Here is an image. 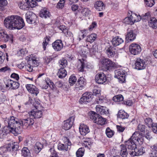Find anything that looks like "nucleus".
Here are the masks:
<instances>
[{
    "instance_id": "obj_26",
    "label": "nucleus",
    "mask_w": 157,
    "mask_h": 157,
    "mask_svg": "<svg viewBox=\"0 0 157 157\" xmlns=\"http://www.w3.org/2000/svg\"><path fill=\"white\" fill-rule=\"evenodd\" d=\"M29 116L30 117L33 118H40L42 116V112L41 111H34L32 110L29 113Z\"/></svg>"
},
{
    "instance_id": "obj_29",
    "label": "nucleus",
    "mask_w": 157,
    "mask_h": 157,
    "mask_svg": "<svg viewBox=\"0 0 157 157\" xmlns=\"http://www.w3.org/2000/svg\"><path fill=\"white\" fill-rule=\"evenodd\" d=\"M131 15L129 17H125L123 20V22L126 24L132 25L136 22V20L134 19L133 16Z\"/></svg>"
},
{
    "instance_id": "obj_7",
    "label": "nucleus",
    "mask_w": 157,
    "mask_h": 157,
    "mask_svg": "<svg viewBox=\"0 0 157 157\" xmlns=\"http://www.w3.org/2000/svg\"><path fill=\"white\" fill-rule=\"evenodd\" d=\"M63 140L64 142V144L59 143L58 146V148L59 150L65 151H67L69 148V146L71 145V143L67 137H63Z\"/></svg>"
},
{
    "instance_id": "obj_46",
    "label": "nucleus",
    "mask_w": 157,
    "mask_h": 157,
    "mask_svg": "<svg viewBox=\"0 0 157 157\" xmlns=\"http://www.w3.org/2000/svg\"><path fill=\"white\" fill-rule=\"evenodd\" d=\"M105 133L108 137L111 138L114 135V132L113 131L111 130L109 128L107 127Z\"/></svg>"
},
{
    "instance_id": "obj_14",
    "label": "nucleus",
    "mask_w": 157,
    "mask_h": 157,
    "mask_svg": "<svg viewBox=\"0 0 157 157\" xmlns=\"http://www.w3.org/2000/svg\"><path fill=\"white\" fill-rule=\"evenodd\" d=\"M96 82L98 84H106V76L103 72L98 73L95 76Z\"/></svg>"
},
{
    "instance_id": "obj_27",
    "label": "nucleus",
    "mask_w": 157,
    "mask_h": 157,
    "mask_svg": "<svg viewBox=\"0 0 157 157\" xmlns=\"http://www.w3.org/2000/svg\"><path fill=\"white\" fill-rule=\"evenodd\" d=\"M79 132L81 135H86L90 132L89 127L84 124H81L79 127Z\"/></svg>"
},
{
    "instance_id": "obj_30",
    "label": "nucleus",
    "mask_w": 157,
    "mask_h": 157,
    "mask_svg": "<svg viewBox=\"0 0 157 157\" xmlns=\"http://www.w3.org/2000/svg\"><path fill=\"white\" fill-rule=\"evenodd\" d=\"M57 75L59 78H64L67 75V72L66 70L64 68H60L59 70V71L57 73Z\"/></svg>"
},
{
    "instance_id": "obj_8",
    "label": "nucleus",
    "mask_w": 157,
    "mask_h": 157,
    "mask_svg": "<svg viewBox=\"0 0 157 157\" xmlns=\"http://www.w3.org/2000/svg\"><path fill=\"white\" fill-rule=\"evenodd\" d=\"M93 97V94L91 92H86L82 95L79 100V102L81 104H86L91 101Z\"/></svg>"
},
{
    "instance_id": "obj_43",
    "label": "nucleus",
    "mask_w": 157,
    "mask_h": 157,
    "mask_svg": "<svg viewBox=\"0 0 157 157\" xmlns=\"http://www.w3.org/2000/svg\"><path fill=\"white\" fill-rule=\"evenodd\" d=\"M123 96L121 94L114 96L113 98V100L115 102H123L124 100Z\"/></svg>"
},
{
    "instance_id": "obj_48",
    "label": "nucleus",
    "mask_w": 157,
    "mask_h": 157,
    "mask_svg": "<svg viewBox=\"0 0 157 157\" xmlns=\"http://www.w3.org/2000/svg\"><path fill=\"white\" fill-rule=\"evenodd\" d=\"M36 0H25V2H27L28 3L29 7L33 8L37 5Z\"/></svg>"
},
{
    "instance_id": "obj_59",
    "label": "nucleus",
    "mask_w": 157,
    "mask_h": 157,
    "mask_svg": "<svg viewBox=\"0 0 157 157\" xmlns=\"http://www.w3.org/2000/svg\"><path fill=\"white\" fill-rule=\"evenodd\" d=\"M137 128L139 131L143 132L145 131V126L144 125L139 124L138 125Z\"/></svg>"
},
{
    "instance_id": "obj_51",
    "label": "nucleus",
    "mask_w": 157,
    "mask_h": 157,
    "mask_svg": "<svg viewBox=\"0 0 157 157\" xmlns=\"http://www.w3.org/2000/svg\"><path fill=\"white\" fill-rule=\"evenodd\" d=\"M7 0H0V10H3L5 9V7L7 4Z\"/></svg>"
},
{
    "instance_id": "obj_64",
    "label": "nucleus",
    "mask_w": 157,
    "mask_h": 157,
    "mask_svg": "<svg viewBox=\"0 0 157 157\" xmlns=\"http://www.w3.org/2000/svg\"><path fill=\"white\" fill-rule=\"evenodd\" d=\"M30 64L26 65L25 66V68L28 71L31 72L33 71V67Z\"/></svg>"
},
{
    "instance_id": "obj_17",
    "label": "nucleus",
    "mask_w": 157,
    "mask_h": 157,
    "mask_svg": "<svg viewBox=\"0 0 157 157\" xmlns=\"http://www.w3.org/2000/svg\"><path fill=\"white\" fill-rule=\"evenodd\" d=\"M75 117H71L68 119L64 121L62 126L63 129L66 130L70 129L72 126L74 121Z\"/></svg>"
},
{
    "instance_id": "obj_4",
    "label": "nucleus",
    "mask_w": 157,
    "mask_h": 157,
    "mask_svg": "<svg viewBox=\"0 0 157 157\" xmlns=\"http://www.w3.org/2000/svg\"><path fill=\"white\" fill-rule=\"evenodd\" d=\"M90 118L94 122L98 124L103 125L106 123V119L94 112H92Z\"/></svg>"
},
{
    "instance_id": "obj_24",
    "label": "nucleus",
    "mask_w": 157,
    "mask_h": 157,
    "mask_svg": "<svg viewBox=\"0 0 157 157\" xmlns=\"http://www.w3.org/2000/svg\"><path fill=\"white\" fill-rule=\"evenodd\" d=\"M106 53L109 58L113 57L116 54V48L109 45L106 48Z\"/></svg>"
},
{
    "instance_id": "obj_25",
    "label": "nucleus",
    "mask_w": 157,
    "mask_h": 157,
    "mask_svg": "<svg viewBox=\"0 0 157 157\" xmlns=\"http://www.w3.org/2000/svg\"><path fill=\"white\" fill-rule=\"evenodd\" d=\"M125 146L128 149L133 150L136 147L135 142L131 139V137L128 140L125 141Z\"/></svg>"
},
{
    "instance_id": "obj_35",
    "label": "nucleus",
    "mask_w": 157,
    "mask_h": 157,
    "mask_svg": "<svg viewBox=\"0 0 157 157\" xmlns=\"http://www.w3.org/2000/svg\"><path fill=\"white\" fill-rule=\"evenodd\" d=\"M97 37V35L95 33H92L87 36L86 41L92 43L94 42Z\"/></svg>"
},
{
    "instance_id": "obj_36",
    "label": "nucleus",
    "mask_w": 157,
    "mask_h": 157,
    "mask_svg": "<svg viewBox=\"0 0 157 157\" xmlns=\"http://www.w3.org/2000/svg\"><path fill=\"white\" fill-rule=\"evenodd\" d=\"M22 155L24 157H30L31 156L29 150L27 147H24L21 150Z\"/></svg>"
},
{
    "instance_id": "obj_15",
    "label": "nucleus",
    "mask_w": 157,
    "mask_h": 157,
    "mask_svg": "<svg viewBox=\"0 0 157 157\" xmlns=\"http://www.w3.org/2000/svg\"><path fill=\"white\" fill-rule=\"evenodd\" d=\"M6 87L11 90H16L18 88L20 84L17 82L13 81L10 79L6 80L5 82Z\"/></svg>"
},
{
    "instance_id": "obj_22",
    "label": "nucleus",
    "mask_w": 157,
    "mask_h": 157,
    "mask_svg": "<svg viewBox=\"0 0 157 157\" xmlns=\"http://www.w3.org/2000/svg\"><path fill=\"white\" fill-rule=\"evenodd\" d=\"M96 111L97 112L101 115H107L109 113V110L106 107L98 105L96 106Z\"/></svg>"
},
{
    "instance_id": "obj_16",
    "label": "nucleus",
    "mask_w": 157,
    "mask_h": 157,
    "mask_svg": "<svg viewBox=\"0 0 157 157\" xmlns=\"http://www.w3.org/2000/svg\"><path fill=\"white\" fill-rule=\"evenodd\" d=\"M20 123L24 128L30 127L34 124V121L32 117H30L25 119L19 120Z\"/></svg>"
},
{
    "instance_id": "obj_47",
    "label": "nucleus",
    "mask_w": 157,
    "mask_h": 157,
    "mask_svg": "<svg viewBox=\"0 0 157 157\" xmlns=\"http://www.w3.org/2000/svg\"><path fill=\"white\" fill-rule=\"evenodd\" d=\"M44 40L42 43V46L44 50L46 49V46L48 44L49 41L50 40V37L49 36H47L44 38Z\"/></svg>"
},
{
    "instance_id": "obj_41",
    "label": "nucleus",
    "mask_w": 157,
    "mask_h": 157,
    "mask_svg": "<svg viewBox=\"0 0 157 157\" xmlns=\"http://www.w3.org/2000/svg\"><path fill=\"white\" fill-rule=\"evenodd\" d=\"M20 8L24 10H28L29 8V5L27 2H21L18 5Z\"/></svg>"
},
{
    "instance_id": "obj_31",
    "label": "nucleus",
    "mask_w": 157,
    "mask_h": 157,
    "mask_svg": "<svg viewBox=\"0 0 157 157\" xmlns=\"http://www.w3.org/2000/svg\"><path fill=\"white\" fill-rule=\"evenodd\" d=\"M148 23V25L151 28L153 29H156L157 28V20L155 18H152Z\"/></svg>"
},
{
    "instance_id": "obj_44",
    "label": "nucleus",
    "mask_w": 157,
    "mask_h": 157,
    "mask_svg": "<svg viewBox=\"0 0 157 157\" xmlns=\"http://www.w3.org/2000/svg\"><path fill=\"white\" fill-rule=\"evenodd\" d=\"M82 13L83 16L85 17H88L91 14V11L89 9L84 8L82 9Z\"/></svg>"
},
{
    "instance_id": "obj_32",
    "label": "nucleus",
    "mask_w": 157,
    "mask_h": 157,
    "mask_svg": "<svg viewBox=\"0 0 157 157\" xmlns=\"http://www.w3.org/2000/svg\"><path fill=\"white\" fill-rule=\"evenodd\" d=\"M121 149L120 151V155L122 157H126L128 155V153L126 146L124 144H121Z\"/></svg>"
},
{
    "instance_id": "obj_20",
    "label": "nucleus",
    "mask_w": 157,
    "mask_h": 157,
    "mask_svg": "<svg viewBox=\"0 0 157 157\" xmlns=\"http://www.w3.org/2000/svg\"><path fill=\"white\" fill-rule=\"evenodd\" d=\"M25 87L29 92L33 96H36L39 93V89L33 85L28 84L26 85Z\"/></svg>"
},
{
    "instance_id": "obj_23",
    "label": "nucleus",
    "mask_w": 157,
    "mask_h": 157,
    "mask_svg": "<svg viewBox=\"0 0 157 157\" xmlns=\"http://www.w3.org/2000/svg\"><path fill=\"white\" fill-rule=\"evenodd\" d=\"M94 7L96 10L99 11L105 10V6L102 1H98L94 3Z\"/></svg>"
},
{
    "instance_id": "obj_19",
    "label": "nucleus",
    "mask_w": 157,
    "mask_h": 157,
    "mask_svg": "<svg viewBox=\"0 0 157 157\" xmlns=\"http://www.w3.org/2000/svg\"><path fill=\"white\" fill-rule=\"evenodd\" d=\"M52 46L55 51L59 52L62 49L63 45L62 40H57L52 43Z\"/></svg>"
},
{
    "instance_id": "obj_40",
    "label": "nucleus",
    "mask_w": 157,
    "mask_h": 157,
    "mask_svg": "<svg viewBox=\"0 0 157 157\" xmlns=\"http://www.w3.org/2000/svg\"><path fill=\"white\" fill-rule=\"evenodd\" d=\"M151 18L150 12H147L142 15V20L144 22L149 21Z\"/></svg>"
},
{
    "instance_id": "obj_12",
    "label": "nucleus",
    "mask_w": 157,
    "mask_h": 157,
    "mask_svg": "<svg viewBox=\"0 0 157 157\" xmlns=\"http://www.w3.org/2000/svg\"><path fill=\"white\" fill-rule=\"evenodd\" d=\"M25 18L27 22L30 24H34L37 19L36 15L32 11H28L25 14Z\"/></svg>"
},
{
    "instance_id": "obj_2",
    "label": "nucleus",
    "mask_w": 157,
    "mask_h": 157,
    "mask_svg": "<svg viewBox=\"0 0 157 157\" xmlns=\"http://www.w3.org/2000/svg\"><path fill=\"white\" fill-rule=\"evenodd\" d=\"M8 125L6 127L11 132L14 134H20L22 132V124L20 123L19 120L13 116L10 117L7 121Z\"/></svg>"
},
{
    "instance_id": "obj_57",
    "label": "nucleus",
    "mask_w": 157,
    "mask_h": 157,
    "mask_svg": "<svg viewBox=\"0 0 157 157\" xmlns=\"http://www.w3.org/2000/svg\"><path fill=\"white\" fill-rule=\"evenodd\" d=\"M5 59V54L2 52L0 51V64H2Z\"/></svg>"
},
{
    "instance_id": "obj_61",
    "label": "nucleus",
    "mask_w": 157,
    "mask_h": 157,
    "mask_svg": "<svg viewBox=\"0 0 157 157\" xmlns=\"http://www.w3.org/2000/svg\"><path fill=\"white\" fill-rule=\"evenodd\" d=\"M6 98L5 94H1L0 95V102L2 103L6 100Z\"/></svg>"
},
{
    "instance_id": "obj_3",
    "label": "nucleus",
    "mask_w": 157,
    "mask_h": 157,
    "mask_svg": "<svg viewBox=\"0 0 157 157\" xmlns=\"http://www.w3.org/2000/svg\"><path fill=\"white\" fill-rule=\"evenodd\" d=\"M101 62L102 68L103 71H110L115 67V63L108 58H104L102 59Z\"/></svg>"
},
{
    "instance_id": "obj_37",
    "label": "nucleus",
    "mask_w": 157,
    "mask_h": 157,
    "mask_svg": "<svg viewBox=\"0 0 157 157\" xmlns=\"http://www.w3.org/2000/svg\"><path fill=\"white\" fill-rule=\"evenodd\" d=\"M43 147V145L39 142L36 143L34 147V150L36 153H38L40 151Z\"/></svg>"
},
{
    "instance_id": "obj_60",
    "label": "nucleus",
    "mask_w": 157,
    "mask_h": 157,
    "mask_svg": "<svg viewBox=\"0 0 157 157\" xmlns=\"http://www.w3.org/2000/svg\"><path fill=\"white\" fill-rule=\"evenodd\" d=\"M97 26V23L95 21H93L92 22L91 25L89 27V30L90 31L92 30L93 29Z\"/></svg>"
},
{
    "instance_id": "obj_38",
    "label": "nucleus",
    "mask_w": 157,
    "mask_h": 157,
    "mask_svg": "<svg viewBox=\"0 0 157 157\" xmlns=\"http://www.w3.org/2000/svg\"><path fill=\"white\" fill-rule=\"evenodd\" d=\"M59 65L60 68H65L67 65V62L66 59L63 58L59 61Z\"/></svg>"
},
{
    "instance_id": "obj_58",
    "label": "nucleus",
    "mask_w": 157,
    "mask_h": 157,
    "mask_svg": "<svg viewBox=\"0 0 157 157\" xmlns=\"http://www.w3.org/2000/svg\"><path fill=\"white\" fill-rule=\"evenodd\" d=\"M40 104V101L39 99H35V102H33V105L35 107L36 109H37L38 107V106Z\"/></svg>"
},
{
    "instance_id": "obj_63",
    "label": "nucleus",
    "mask_w": 157,
    "mask_h": 157,
    "mask_svg": "<svg viewBox=\"0 0 157 157\" xmlns=\"http://www.w3.org/2000/svg\"><path fill=\"white\" fill-rule=\"evenodd\" d=\"M96 49L94 47H92L90 48H89V52L90 55L91 56L94 55L96 52Z\"/></svg>"
},
{
    "instance_id": "obj_42",
    "label": "nucleus",
    "mask_w": 157,
    "mask_h": 157,
    "mask_svg": "<svg viewBox=\"0 0 157 157\" xmlns=\"http://www.w3.org/2000/svg\"><path fill=\"white\" fill-rule=\"evenodd\" d=\"M77 78L75 75H71L69 79V82L70 85L72 86L76 82Z\"/></svg>"
},
{
    "instance_id": "obj_52",
    "label": "nucleus",
    "mask_w": 157,
    "mask_h": 157,
    "mask_svg": "<svg viewBox=\"0 0 157 157\" xmlns=\"http://www.w3.org/2000/svg\"><path fill=\"white\" fill-rule=\"evenodd\" d=\"M65 0H60L57 5V8L59 9H62L64 6Z\"/></svg>"
},
{
    "instance_id": "obj_53",
    "label": "nucleus",
    "mask_w": 157,
    "mask_h": 157,
    "mask_svg": "<svg viewBox=\"0 0 157 157\" xmlns=\"http://www.w3.org/2000/svg\"><path fill=\"white\" fill-rule=\"evenodd\" d=\"M144 148L141 147L140 149H138L136 147L135 148L136 151L137 155H141L143 154L145 152Z\"/></svg>"
},
{
    "instance_id": "obj_56",
    "label": "nucleus",
    "mask_w": 157,
    "mask_h": 157,
    "mask_svg": "<svg viewBox=\"0 0 157 157\" xmlns=\"http://www.w3.org/2000/svg\"><path fill=\"white\" fill-rule=\"evenodd\" d=\"M151 128L152 131L154 133L157 134V123H154Z\"/></svg>"
},
{
    "instance_id": "obj_13",
    "label": "nucleus",
    "mask_w": 157,
    "mask_h": 157,
    "mask_svg": "<svg viewBox=\"0 0 157 157\" xmlns=\"http://www.w3.org/2000/svg\"><path fill=\"white\" fill-rule=\"evenodd\" d=\"M129 51L133 55L139 54L141 51L140 46L138 44L132 43L129 47Z\"/></svg>"
},
{
    "instance_id": "obj_1",
    "label": "nucleus",
    "mask_w": 157,
    "mask_h": 157,
    "mask_svg": "<svg viewBox=\"0 0 157 157\" xmlns=\"http://www.w3.org/2000/svg\"><path fill=\"white\" fill-rule=\"evenodd\" d=\"M5 27L10 30L20 29L25 26V23L22 18L18 16H9L4 21Z\"/></svg>"
},
{
    "instance_id": "obj_54",
    "label": "nucleus",
    "mask_w": 157,
    "mask_h": 157,
    "mask_svg": "<svg viewBox=\"0 0 157 157\" xmlns=\"http://www.w3.org/2000/svg\"><path fill=\"white\" fill-rule=\"evenodd\" d=\"M80 52V53H81V54L83 55V56H85L89 53V48L88 47H84L81 49Z\"/></svg>"
},
{
    "instance_id": "obj_21",
    "label": "nucleus",
    "mask_w": 157,
    "mask_h": 157,
    "mask_svg": "<svg viewBox=\"0 0 157 157\" xmlns=\"http://www.w3.org/2000/svg\"><path fill=\"white\" fill-rule=\"evenodd\" d=\"M136 133L138 134V132H135L131 136V139H132L135 142V144H138L140 145L142 144L144 141L143 136L139 135L138 137L137 136H136Z\"/></svg>"
},
{
    "instance_id": "obj_5",
    "label": "nucleus",
    "mask_w": 157,
    "mask_h": 157,
    "mask_svg": "<svg viewBox=\"0 0 157 157\" xmlns=\"http://www.w3.org/2000/svg\"><path fill=\"white\" fill-rule=\"evenodd\" d=\"M19 145L17 143L14 142L10 143L8 144L5 147H1L0 150L3 153L7 151L13 152L18 150Z\"/></svg>"
},
{
    "instance_id": "obj_49",
    "label": "nucleus",
    "mask_w": 157,
    "mask_h": 157,
    "mask_svg": "<svg viewBox=\"0 0 157 157\" xmlns=\"http://www.w3.org/2000/svg\"><path fill=\"white\" fill-rule=\"evenodd\" d=\"M146 7H151L155 4V0H144Z\"/></svg>"
},
{
    "instance_id": "obj_28",
    "label": "nucleus",
    "mask_w": 157,
    "mask_h": 157,
    "mask_svg": "<svg viewBox=\"0 0 157 157\" xmlns=\"http://www.w3.org/2000/svg\"><path fill=\"white\" fill-rule=\"evenodd\" d=\"M123 40L118 36H116L114 37L112 41L113 45L115 46L119 45L123 43Z\"/></svg>"
},
{
    "instance_id": "obj_9",
    "label": "nucleus",
    "mask_w": 157,
    "mask_h": 157,
    "mask_svg": "<svg viewBox=\"0 0 157 157\" xmlns=\"http://www.w3.org/2000/svg\"><path fill=\"white\" fill-rule=\"evenodd\" d=\"M147 61L145 59L138 58L135 63V68L138 70H142L144 69L147 63Z\"/></svg>"
},
{
    "instance_id": "obj_33",
    "label": "nucleus",
    "mask_w": 157,
    "mask_h": 157,
    "mask_svg": "<svg viewBox=\"0 0 157 157\" xmlns=\"http://www.w3.org/2000/svg\"><path fill=\"white\" fill-rule=\"evenodd\" d=\"M156 147V144L151 147V152L149 153L150 157H157V149Z\"/></svg>"
},
{
    "instance_id": "obj_6",
    "label": "nucleus",
    "mask_w": 157,
    "mask_h": 157,
    "mask_svg": "<svg viewBox=\"0 0 157 157\" xmlns=\"http://www.w3.org/2000/svg\"><path fill=\"white\" fill-rule=\"evenodd\" d=\"M13 36L12 34H7L5 30L0 28V41L4 43L9 41L13 43Z\"/></svg>"
},
{
    "instance_id": "obj_55",
    "label": "nucleus",
    "mask_w": 157,
    "mask_h": 157,
    "mask_svg": "<svg viewBox=\"0 0 157 157\" xmlns=\"http://www.w3.org/2000/svg\"><path fill=\"white\" fill-rule=\"evenodd\" d=\"M151 132L146 131V133L143 134V137H145L146 139L148 140H150L152 138V137L151 135Z\"/></svg>"
},
{
    "instance_id": "obj_10",
    "label": "nucleus",
    "mask_w": 157,
    "mask_h": 157,
    "mask_svg": "<svg viewBox=\"0 0 157 157\" xmlns=\"http://www.w3.org/2000/svg\"><path fill=\"white\" fill-rule=\"evenodd\" d=\"M126 72L124 70H120L116 71L115 72V77L117 78L120 82L123 83L125 81Z\"/></svg>"
},
{
    "instance_id": "obj_18",
    "label": "nucleus",
    "mask_w": 157,
    "mask_h": 157,
    "mask_svg": "<svg viewBox=\"0 0 157 157\" xmlns=\"http://www.w3.org/2000/svg\"><path fill=\"white\" fill-rule=\"evenodd\" d=\"M127 34L125 35L126 42L128 43L134 40L136 38V34L135 31L133 30H127Z\"/></svg>"
},
{
    "instance_id": "obj_45",
    "label": "nucleus",
    "mask_w": 157,
    "mask_h": 157,
    "mask_svg": "<svg viewBox=\"0 0 157 157\" xmlns=\"http://www.w3.org/2000/svg\"><path fill=\"white\" fill-rule=\"evenodd\" d=\"M85 149L83 147L79 148L76 151V154L77 157H82L84 153Z\"/></svg>"
},
{
    "instance_id": "obj_11",
    "label": "nucleus",
    "mask_w": 157,
    "mask_h": 157,
    "mask_svg": "<svg viewBox=\"0 0 157 157\" xmlns=\"http://www.w3.org/2000/svg\"><path fill=\"white\" fill-rule=\"evenodd\" d=\"M86 81L83 77H79L75 84V90H82L86 86Z\"/></svg>"
},
{
    "instance_id": "obj_39",
    "label": "nucleus",
    "mask_w": 157,
    "mask_h": 157,
    "mask_svg": "<svg viewBox=\"0 0 157 157\" xmlns=\"http://www.w3.org/2000/svg\"><path fill=\"white\" fill-rule=\"evenodd\" d=\"M50 15V14L49 11L45 9L42 10L40 13V16L41 17L45 18L49 17Z\"/></svg>"
},
{
    "instance_id": "obj_34",
    "label": "nucleus",
    "mask_w": 157,
    "mask_h": 157,
    "mask_svg": "<svg viewBox=\"0 0 157 157\" xmlns=\"http://www.w3.org/2000/svg\"><path fill=\"white\" fill-rule=\"evenodd\" d=\"M129 115L124 111H119L118 113L117 117L122 119L128 118Z\"/></svg>"
},
{
    "instance_id": "obj_50",
    "label": "nucleus",
    "mask_w": 157,
    "mask_h": 157,
    "mask_svg": "<svg viewBox=\"0 0 157 157\" xmlns=\"http://www.w3.org/2000/svg\"><path fill=\"white\" fill-rule=\"evenodd\" d=\"M145 124L148 127L151 128L154 123L153 122L152 120L150 118H146L144 120Z\"/></svg>"
},
{
    "instance_id": "obj_62",
    "label": "nucleus",
    "mask_w": 157,
    "mask_h": 157,
    "mask_svg": "<svg viewBox=\"0 0 157 157\" xmlns=\"http://www.w3.org/2000/svg\"><path fill=\"white\" fill-rule=\"evenodd\" d=\"M117 131L120 132H123L125 129V128L121 125H117L116 126Z\"/></svg>"
}]
</instances>
